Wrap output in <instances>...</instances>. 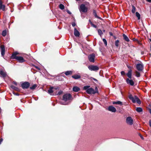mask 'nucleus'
<instances>
[{"label": "nucleus", "instance_id": "obj_4", "mask_svg": "<svg viewBox=\"0 0 151 151\" xmlns=\"http://www.w3.org/2000/svg\"><path fill=\"white\" fill-rule=\"evenodd\" d=\"M129 99L131 100L133 103H135L136 102L138 104H140L141 102L139 99L136 96H135L134 97H133L132 95L130 94L129 96Z\"/></svg>", "mask_w": 151, "mask_h": 151}, {"label": "nucleus", "instance_id": "obj_6", "mask_svg": "<svg viewBox=\"0 0 151 151\" xmlns=\"http://www.w3.org/2000/svg\"><path fill=\"white\" fill-rule=\"evenodd\" d=\"M136 68L138 71H142L144 69L143 64L141 62L140 63H138L136 65Z\"/></svg>", "mask_w": 151, "mask_h": 151}, {"label": "nucleus", "instance_id": "obj_41", "mask_svg": "<svg viewBox=\"0 0 151 151\" xmlns=\"http://www.w3.org/2000/svg\"><path fill=\"white\" fill-rule=\"evenodd\" d=\"M149 124L150 127H151V120L149 121Z\"/></svg>", "mask_w": 151, "mask_h": 151}, {"label": "nucleus", "instance_id": "obj_38", "mask_svg": "<svg viewBox=\"0 0 151 151\" xmlns=\"http://www.w3.org/2000/svg\"><path fill=\"white\" fill-rule=\"evenodd\" d=\"M62 93H63V91L60 90L58 92V93L57 94V95H60L61 94H62Z\"/></svg>", "mask_w": 151, "mask_h": 151}, {"label": "nucleus", "instance_id": "obj_43", "mask_svg": "<svg viewBox=\"0 0 151 151\" xmlns=\"http://www.w3.org/2000/svg\"><path fill=\"white\" fill-rule=\"evenodd\" d=\"M59 89V88L58 87H54L53 89L58 90Z\"/></svg>", "mask_w": 151, "mask_h": 151}, {"label": "nucleus", "instance_id": "obj_25", "mask_svg": "<svg viewBox=\"0 0 151 151\" xmlns=\"http://www.w3.org/2000/svg\"><path fill=\"white\" fill-rule=\"evenodd\" d=\"M10 87L11 88L15 91H18L19 90V89L17 87L13 85H11Z\"/></svg>", "mask_w": 151, "mask_h": 151}, {"label": "nucleus", "instance_id": "obj_56", "mask_svg": "<svg viewBox=\"0 0 151 151\" xmlns=\"http://www.w3.org/2000/svg\"><path fill=\"white\" fill-rule=\"evenodd\" d=\"M96 89H97V87H96Z\"/></svg>", "mask_w": 151, "mask_h": 151}, {"label": "nucleus", "instance_id": "obj_5", "mask_svg": "<svg viewBox=\"0 0 151 151\" xmlns=\"http://www.w3.org/2000/svg\"><path fill=\"white\" fill-rule=\"evenodd\" d=\"M79 9L80 12L86 13L88 11V8L83 4H81L79 8Z\"/></svg>", "mask_w": 151, "mask_h": 151}, {"label": "nucleus", "instance_id": "obj_50", "mask_svg": "<svg viewBox=\"0 0 151 151\" xmlns=\"http://www.w3.org/2000/svg\"><path fill=\"white\" fill-rule=\"evenodd\" d=\"M35 67L36 68L39 70H40V68L37 66H35Z\"/></svg>", "mask_w": 151, "mask_h": 151}, {"label": "nucleus", "instance_id": "obj_23", "mask_svg": "<svg viewBox=\"0 0 151 151\" xmlns=\"http://www.w3.org/2000/svg\"><path fill=\"white\" fill-rule=\"evenodd\" d=\"M123 36L124 40L128 42L129 41V40L127 36L124 34L123 35Z\"/></svg>", "mask_w": 151, "mask_h": 151}, {"label": "nucleus", "instance_id": "obj_11", "mask_svg": "<svg viewBox=\"0 0 151 151\" xmlns=\"http://www.w3.org/2000/svg\"><path fill=\"white\" fill-rule=\"evenodd\" d=\"M0 48L1 49V55L4 56L5 54V46L4 45H2L0 46Z\"/></svg>", "mask_w": 151, "mask_h": 151}, {"label": "nucleus", "instance_id": "obj_36", "mask_svg": "<svg viewBox=\"0 0 151 151\" xmlns=\"http://www.w3.org/2000/svg\"><path fill=\"white\" fill-rule=\"evenodd\" d=\"M91 26L94 28H96L97 27V26L93 24L92 22H91Z\"/></svg>", "mask_w": 151, "mask_h": 151}, {"label": "nucleus", "instance_id": "obj_2", "mask_svg": "<svg viewBox=\"0 0 151 151\" xmlns=\"http://www.w3.org/2000/svg\"><path fill=\"white\" fill-rule=\"evenodd\" d=\"M17 52H14L10 58L11 59H15L17 60L19 63H22L24 62L25 60L24 59L23 57L21 56H17L16 55L18 54Z\"/></svg>", "mask_w": 151, "mask_h": 151}, {"label": "nucleus", "instance_id": "obj_12", "mask_svg": "<svg viewBox=\"0 0 151 151\" xmlns=\"http://www.w3.org/2000/svg\"><path fill=\"white\" fill-rule=\"evenodd\" d=\"M126 82L128 84L130 85L131 86H134V82L132 80L127 78L126 80Z\"/></svg>", "mask_w": 151, "mask_h": 151}, {"label": "nucleus", "instance_id": "obj_35", "mask_svg": "<svg viewBox=\"0 0 151 151\" xmlns=\"http://www.w3.org/2000/svg\"><path fill=\"white\" fill-rule=\"evenodd\" d=\"M103 41L105 45H107V42L106 40L104 38L103 39Z\"/></svg>", "mask_w": 151, "mask_h": 151}, {"label": "nucleus", "instance_id": "obj_48", "mask_svg": "<svg viewBox=\"0 0 151 151\" xmlns=\"http://www.w3.org/2000/svg\"><path fill=\"white\" fill-rule=\"evenodd\" d=\"M133 40V41H137V39L134 38Z\"/></svg>", "mask_w": 151, "mask_h": 151}, {"label": "nucleus", "instance_id": "obj_55", "mask_svg": "<svg viewBox=\"0 0 151 151\" xmlns=\"http://www.w3.org/2000/svg\"><path fill=\"white\" fill-rule=\"evenodd\" d=\"M1 108L0 107V113L1 112Z\"/></svg>", "mask_w": 151, "mask_h": 151}, {"label": "nucleus", "instance_id": "obj_15", "mask_svg": "<svg viewBox=\"0 0 151 151\" xmlns=\"http://www.w3.org/2000/svg\"><path fill=\"white\" fill-rule=\"evenodd\" d=\"M74 33L75 36L76 37H79L80 35L79 32L76 28H75L74 29Z\"/></svg>", "mask_w": 151, "mask_h": 151}, {"label": "nucleus", "instance_id": "obj_46", "mask_svg": "<svg viewBox=\"0 0 151 151\" xmlns=\"http://www.w3.org/2000/svg\"><path fill=\"white\" fill-rule=\"evenodd\" d=\"M109 34L110 36H113V33L112 32H109Z\"/></svg>", "mask_w": 151, "mask_h": 151}, {"label": "nucleus", "instance_id": "obj_16", "mask_svg": "<svg viewBox=\"0 0 151 151\" xmlns=\"http://www.w3.org/2000/svg\"><path fill=\"white\" fill-rule=\"evenodd\" d=\"M127 75L129 79L132 78V70H130L128 71V73L127 74Z\"/></svg>", "mask_w": 151, "mask_h": 151}, {"label": "nucleus", "instance_id": "obj_54", "mask_svg": "<svg viewBox=\"0 0 151 151\" xmlns=\"http://www.w3.org/2000/svg\"><path fill=\"white\" fill-rule=\"evenodd\" d=\"M103 32H105V30H103Z\"/></svg>", "mask_w": 151, "mask_h": 151}, {"label": "nucleus", "instance_id": "obj_37", "mask_svg": "<svg viewBox=\"0 0 151 151\" xmlns=\"http://www.w3.org/2000/svg\"><path fill=\"white\" fill-rule=\"evenodd\" d=\"M121 74L122 76H124L125 75V72L123 71H122L121 72Z\"/></svg>", "mask_w": 151, "mask_h": 151}, {"label": "nucleus", "instance_id": "obj_13", "mask_svg": "<svg viewBox=\"0 0 151 151\" xmlns=\"http://www.w3.org/2000/svg\"><path fill=\"white\" fill-rule=\"evenodd\" d=\"M54 87L52 86H50L49 89L48 90L47 93H48L51 95H54V94H53V92L54 91L53 89Z\"/></svg>", "mask_w": 151, "mask_h": 151}, {"label": "nucleus", "instance_id": "obj_8", "mask_svg": "<svg viewBox=\"0 0 151 151\" xmlns=\"http://www.w3.org/2000/svg\"><path fill=\"white\" fill-rule=\"evenodd\" d=\"M89 69L91 71H96L99 70V68L96 65H91L88 67Z\"/></svg>", "mask_w": 151, "mask_h": 151}, {"label": "nucleus", "instance_id": "obj_31", "mask_svg": "<svg viewBox=\"0 0 151 151\" xmlns=\"http://www.w3.org/2000/svg\"><path fill=\"white\" fill-rule=\"evenodd\" d=\"M37 85L35 84L33 85L32 86L30 87V88L31 90H34L37 87Z\"/></svg>", "mask_w": 151, "mask_h": 151}, {"label": "nucleus", "instance_id": "obj_28", "mask_svg": "<svg viewBox=\"0 0 151 151\" xmlns=\"http://www.w3.org/2000/svg\"><path fill=\"white\" fill-rule=\"evenodd\" d=\"M6 30H4L2 32V35L3 36L5 37L6 35Z\"/></svg>", "mask_w": 151, "mask_h": 151}, {"label": "nucleus", "instance_id": "obj_45", "mask_svg": "<svg viewBox=\"0 0 151 151\" xmlns=\"http://www.w3.org/2000/svg\"><path fill=\"white\" fill-rule=\"evenodd\" d=\"M91 78L93 80H94V81H97V80L95 78Z\"/></svg>", "mask_w": 151, "mask_h": 151}, {"label": "nucleus", "instance_id": "obj_14", "mask_svg": "<svg viewBox=\"0 0 151 151\" xmlns=\"http://www.w3.org/2000/svg\"><path fill=\"white\" fill-rule=\"evenodd\" d=\"M108 110L109 111L113 112H115L116 111V108L112 106H109Z\"/></svg>", "mask_w": 151, "mask_h": 151}, {"label": "nucleus", "instance_id": "obj_29", "mask_svg": "<svg viewBox=\"0 0 151 151\" xmlns=\"http://www.w3.org/2000/svg\"><path fill=\"white\" fill-rule=\"evenodd\" d=\"M59 7L60 9L62 10L63 9L65 8L64 5L62 4H60L59 6Z\"/></svg>", "mask_w": 151, "mask_h": 151}, {"label": "nucleus", "instance_id": "obj_18", "mask_svg": "<svg viewBox=\"0 0 151 151\" xmlns=\"http://www.w3.org/2000/svg\"><path fill=\"white\" fill-rule=\"evenodd\" d=\"M72 77L75 79H78L80 78H81V76L80 75L76 74L73 75Z\"/></svg>", "mask_w": 151, "mask_h": 151}, {"label": "nucleus", "instance_id": "obj_42", "mask_svg": "<svg viewBox=\"0 0 151 151\" xmlns=\"http://www.w3.org/2000/svg\"><path fill=\"white\" fill-rule=\"evenodd\" d=\"M3 141V139L2 138H1L0 139V145H1Z\"/></svg>", "mask_w": 151, "mask_h": 151}, {"label": "nucleus", "instance_id": "obj_1", "mask_svg": "<svg viewBox=\"0 0 151 151\" xmlns=\"http://www.w3.org/2000/svg\"><path fill=\"white\" fill-rule=\"evenodd\" d=\"M72 98V96L69 93H66L64 94L62 100L63 101H60V103L62 105H67L68 104L69 102L68 101L70 100Z\"/></svg>", "mask_w": 151, "mask_h": 151}, {"label": "nucleus", "instance_id": "obj_10", "mask_svg": "<svg viewBox=\"0 0 151 151\" xmlns=\"http://www.w3.org/2000/svg\"><path fill=\"white\" fill-rule=\"evenodd\" d=\"M95 54L92 53L88 56V58L89 61L91 62H94V58H95Z\"/></svg>", "mask_w": 151, "mask_h": 151}, {"label": "nucleus", "instance_id": "obj_17", "mask_svg": "<svg viewBox=\"0 0 151 151\" xmlns=\"http://www.w3.org/2000/svg\"><path fill=\"white\" fill-rule=\"evenodd\" d=\"M5 6L2 4V1L0 0V9H2V10L4 11L5 10Z\"/></svg>", "mask_w": 151, "mask_h": 151}, {"label": "nucleus", "instance_id": "obj_39", "mask_svg": "<svg viewBox=\"0 0 151 151\" xmlns=\"http://www.w3.org/2000/svg\"><path fill=\"white\" fill-rule=\"evenodd\" d=\"M71 24L72 26L73 27L75 26L76 25V24L75 22H72Z\"/></svg>", "mask_w": 151, "mask_h": 151}, {"label": "nucleus", "instance_id": "obj_9", "mask_svg": "<svg viewBox=\"0 0 151 151\" xmlns=\"http://www.w3.org/2000/svg\"><path fill=\"white\" fill-rule=\"evenodd\" d=\"M30 86V83L28 82H25L21 84V87L23 89L28 88Z\"/></svg>", "mask_w": 151, "mask_h": 151}, {"label": "nucleus", "instance_id": "obj_22", "mask_svg": "<svg viewBox=\"0 0 151 151\" xmlns=\"http://www.w3.org/2000/svg\"><path fill=\"white\" fill-rule=\"evenodd\" d=\"M112 103L114 104H118L121 106L123 104L122 102L119 101H114Z\"/></svg>", "mask_w": 151, "mask_h": 151}, {"label": "nucleus", "instance_id": "obj_19", "mask_svg": "<svg viewBox=\"0 0 151 151\" xmlns=\"http://www.w3.org/2000/svg\"><path fill=\"white\" fill-rule=\"evenodd\" d=\"M0 75L3 77H5L6 76V72L1 70L0 71Z\"/></svg>", "mask_w": 151, "mask_h": 151}, {"label": "nucleus", "instance_id": "obj_49", "mask_svg": "<svg viewBox=\"0 0 151 151\" xmlns=\"http://www.w3.org/2000/svg\"><path fill=\"white\" fill-rule=\"evenodd\" d=\"M14 93L15 95H17V96H18V95H19V94L18 93Z\"/></svg>", "mask_w": 151, "mask_h": 151}, {"label": "nucleus", "instance_id": "obj_24", "mask_svg": "<svg viewBox=\"0 0 151 151\" xmlns=\"http://www.w3.org/2000/svg\"><path fill=\"white\" fill-rule=\"evenodd\" d=\"M73 71L71 70L67 71H66L65 74L66 76H68L71 75L72 74Z\"/></svg>", "mask_w": 151, "mask_h": 151}, {"label": "nucleus", "instance_id": "obj_20", "mask_svg": "<svg viewBox=\"0 0 151 151\" xmlns=\"http://www.w3.org/2000/svg\"><path fill=\"white\" fill-rule=\"evenodd\" d=\"M80 90V88L78 87L75 86L73 88V91L75 92H77Z\"/></svg>", "mask_w": 151, "mask_h": 151}, {"label": "nucleus", "instance_id": "obj_52", "mask_svg": "<svg viewBox=\"0 0 151 151\" xmlns=\"http://www.w3.org/2000/svg\"><path fill=\"white\" fill-rule=\"evenodd\" d=\"M140 137L142 139H144L143 137L141 135L140 136Z\"/></svg>", "mask_w": 151, "mask_h": 151}, {"label": "nucleus", "instance_id": "obj_44", "mask_svg": "<svg viewBox=\"0 0 151 151\" xmlns=\"http://www.w3.org/2000/svg\"><path fill=\"white\" fill-rule=\"evenodd\" d=\"M13 83L16 86H17V83L15 81H13Z\"/></svg>", "mask_w": 151, "mask_h": 151}, {"label": "nucleus", "instance_id": "obj_47", "mask_svg": "<svg viewBox=\"0 0 151 151\" xmlns=\"http://www.w3.org/2000/svg\"><path fill=\"white\" fill-rule=\"evenodd\" d=\"M147 1L151 3V0H146Z\"/></svg>", "mask_w": 151, "mask_h": 151}, {"label": "nucleus", "instance_id": "obj_30", "mask_svg": "<svg viewBox=\"0 0 151 151\" xmlns=\"http://www.w3.org/2000/svg\"><path fill=\"white\" fill-rule=\"evenodd\" d=\"M98 32L99 35L100 36H101L103 34L102 31L100 29H98Z\"/></svg>", "mask_w": 151, "mask_h": 151}, {"label": "nucleus", "instance_id": "obj_7", "mask_svg": "<svg viewBox=\"0 0 151 151\" xmlns=\"http://www.w3.org/2000/svg\"><path fill=\"white\" fill-rule=\"evenodd\" d=\"M126 121L127 124L130 125L133 124L134 123L133 120L131 116L127 117L126 118Z\"/></svg>", "mask_w": 151, "mask_h": 151}, {"label": "nucleus", "instance_id": "obj_34", "mask_svg": "<svg viewBox=\"0 0 151 151\" xmlns=\"http://www.w3.org/2000/svg\"><path fill=\"white\" fill-rule=\"evenodd\" d=\"M136 9L135 7L134 6H132V12L133 13H134Z\"/></svg>", "mask_w": 151, "mask_h": 151}, {"label": "nucleus", "instance_id": "obj_51", "mask_svg": "<svg viewBox=\"0 0 151 151\" xmlns=\"http://www.w3.org/2000/svg\"><path fill=\"white\" fill-rule=\"evenodd\" d=\"M128 68L129 69H131V67L130 66H128Z\"/></svg>", "mask_w": 151, "mask_h": 151}, {"label": "nucleus", "instance_id": "obj_27", "mask_svg": "<svg viewBox=\"0 0 151 151\" xmlns=\"http://www.w3.org/2000/svg\"><path fill=\"white\" fill-rule=\"evenodd\" d=\"M136 16L137 17L138 19H140V14L137 12H136Z\"/></svg>", "mask_w": 151, "mask_h": 151}, {"label": "nucleus", "instance_id": "obj_33", "mask_svg": "<svg viewBox=\"0 0 151 151\" xmlns=\"http://www.w3.org/2000/svg\"><path fill=\"white\" fill-rule=\"evenodd\" d=\"M136 73V76L137 77H139L140 76V73L138 72L137 71H136L135 72Z\"/></svg>", "mask_w": 151, "mask_h": 151}, {"label": "nucleus", "instance_id": "obj_21", "mask_svg": "<svg viewBox=\"0 0 151 151\" xmlns=\"http://www.w3.org/2000/svg\"><path fill=\"white\" fill-rule=\"evenodd\" d=\"M93 14L95 17L101 19H102L101 17H98L96 14V11L95 10H93Z\"/></svg>", "mask_w": 151, "mask_h": 151}, {"label": "nucleus", "instance_id": "obj_3", "mask_svg": "<svg viewBox=\"0 0 151 151\" xmlns=\"http://www.w3.org/2000/svg\"><path fill=\"white\" fill-rule=\"evenodd\" d=\"M90 87L89 86H84L83 87V89L86 90V92L88 94H94L97 92L95 91L94 89L92 88H89Z\"/></svg>", "mask_w": 151, "mask_h": 151}, {"label": "nucleus", "instance_id": "obj_57", "mask_svg": "<svg viewBox=\"0 0 151 151\" xmlns=\"http://www.w3.org/2000/svg\"><path fill=\"white\" fill-rule=\"evenodd\" d=\"M150 41L151 42V39H150Z\"/></svg>", "mask_w": 151, "mask_h": 151}, {"label": "nucleus", "instance_id": "obj_32", "mask_svg": "<svg viewBox=\"0 0 151 151\" xmlns=\"http://www.w3.org/2000/svg\"><path fill=\"white\" fill-rule=\"evenodd\" d=\"M119 41L118 40H117L115 41V44L116 47H118L119 46Z\"/></svg>", "mask_w": 151, "mask_h": 151}, {"label": "nucleus", "instance_id": "obj_40", "mask_svg": "<svg viewBox=\"0 0 151 151\" xmlns=\"http://www.w3.org/2000/svg\"><path fill=\"white\" fill-rule=\"evenodd\" d=\"M66 12L69 14H71V13L70 12L68 9L66 10Z\"/></svg>", "mask_w": 151, "mask_h": 151}, {"label": "nucleus", "instance_id": "obj_26", "mask_svg": "<svg viewBox=\"0 0 151 151\" xmlns=\"http://www.w3.org/2000/svg\"><path fill=\"white\" fill-rule=\"evenodd\" d=\"M136 111L138 112L142 111V109L141 107H137L136 109Z\"/></svg>", "mask_w": 151, "mask_h": 151}, {"label": "nucleus", "instance_id": "obj_53", "mask_svg": "<svg viewBox=\"0 0 151 151\" xmlns=\"http://www.w3.org/2000/svg\"><path fill=\"white\" fill-rule=\"evenodd\" d=\"M89 21L90 24H91V22H92L90 20H89Z\"/></svg>", "mask_w": 151, "mask_h": 151}]
</instances>
